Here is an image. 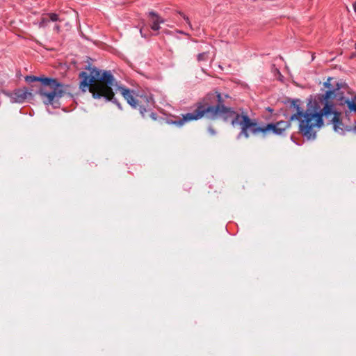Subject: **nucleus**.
Returning <instances> with one entry per match:
<instances>
[{
	"instance_id": "obj_1",
	"label": "nucleus",
	"mask_w": 356,
	"mask_h": 356,
	"mask_svg": "<svg viewBox=\"0 0 356 356\" xmlns=\"http://www.w3.org/2000/svg\"><path fill=\"white\" fill-rule=\"evenodd\" d=\"M218 104L210 106L208 103L198 102L196 108L192 113L182 115L178 120L172 121V124L177 127H182L186 123L197 120L203 117L210 120L222 118L226 122H230L234 127H239L243 131L245 123L244 119L248 118V113L242 111L241 113L234 111L232 108L223 105V99L220 92H216Z\"/></svg>"
},
{
	"instance_id": "obj_2",
	"label": "nucleus",
	"mask_w": 356,
	"mask_h": 356,
	"mask_svg": "<svg viewBox=\"0 0 356 356\" xmlns=\"http://www.w3.org/2000/svg\"><path fill=\"white\" fill-rule=\"evenodd\" d=\"M90 73L81 72L79 88L83 92L89 91L94 99L103 97L106 102H112L120 109L121 104L114 97L113 86L116 85V80L111 71L101 70L96 67L89 68Z\"/></svg>"
},
{
	"instance_id": "obj_3",
	"label": "nucleus",
	"mask_w": 356,
	"mask_h": 356,
	"mask_svg": "<svg viewBox=\"0 0 356 356\" xmlns=\"http://www.w3.org/2000/svg\"><path fill=\"white\" fill-rule=\"evenodd\" d=\"M298 102V99L291 102V106L296 112L290 117V121L298 120V132L307 139H314L316 132L323 125L322 115L309 109L304 111Z\"/></svg>"
},
{
	"instance_id": "obj_4",
	"label": "nucleus",
	"mask_w": 356,
	"mask_h": 356,
	"mask_svg": "<svg viewBox=\"0 0 356 356\" xmlns=\"http://www.w3.org/2000/svg\"><path fill=\"white\" fill-rule=\"evenodd\" d=\"M25 81L28 83L40 81L41 87L38 93L42 97L43 103L46 105L54 104L67 92L68 86L58 82L56 79L26 76Z\"/></svg>"
},
{
	"instance_id": "obj_5",
	"label": "nucleus",
	"mask_w": 356,
	"mask_h": 356,
	"mask_svg": "<svg viewBox=\"0 0 356 356\" xmlns=\"http://www.w3.org/2000/svg\"><path fill=\"white\" fill-rule=\"evenodd\" d=\"M245 127L243 131H240L238 138L243 136L245 138L250 137V134L257 135L262 134L263 136L267 135L269 132H273L277 135H281L283 132L291 127V122L279 121L276 123H270L264 127H259L255 119H251L250 117L244 119Z\"/></svg>"
},
{
	"instance_id": "obj_6",
	"label": "nucleus",
	"mask_w": 356,
	"mask_h": 356,
	"mask_svg": "<svg viewBox=\"0 0 356 356\" xmlns=\"http://www.w3.org/2000/svg\"><path fill=\"white\" fill-rule=\"evenodd\" d=\"M325 102V106L320 113H318L323 116L326 118L331 117L332 118L333 114L338 113L337 112L332 111V104L330 102V100L337 99L341 100V104H346L345 103V100L348 99H343L342 97V93L341 92L339 88L334 90H330L325 92V93L322 96Z\"/></svg>"
},
{
	"instance_id": "obj_7",
	"label": "nucleus",
	"mask_w": 356,
	"mask_h": 356,
	"mask_svg": "<svg viewBox=\"0 0 356 356\" xmlns=\"http://www.w3.org/2000/svg\"><path fill=\"white\" fill-rule=\"evenodd\" d=\"M10 98L13 102L23 103L28 99H32L33 94L31 91H29L24 88L16 90L13 93H12Z\"/></svg>"
},
{
	"instance_id": "obj_8",
	"label": "nucleus",
	"mask_w": 356,
	"mask_h": 356,
	"mask_svg": "<svg viewBox=\"0 0 356 356\" xmlns=\"http://www.w3.org/2000/svg\"><path fill=\"white\" fill-rule=\"evenodd\" d=\"M118 90L120 92L123 97L126 99L129 105L135 108H138V101L134 97V90H131L130 89L123 86H119Z\"/></svg>"
},
{
	"instance_id": "obj_9",
	"label": "nucleus",
	"mask_w": 356,
	"mask_h": 356,
	"mask_svg": "<svg viewBox=\"0 0 356 356\" xmlns=\"http://www.w3.org/2000/svg\"><path fill=\"white\" fill-rule=\"evenodd\" d=\"M148 17L150 22V27L153 31H159L160 29V24L164 23L162 19L156 12L150 11L148 13Z\"/></svg>"
},
{
	"instance_id": "obj_10",
	"label": "nucleus",
	"mask_w": 356,
	"mask_h": 356,
	"mask_svg": "<svg viewBox=\"0 0 356 356\" xmlns=\"http://www.w3.org/2000/svg\"><path fill=\"white\" fill-rule=\"evenodd\" d=\"M333 125H334V129L337 132H339V131H343V129L341 128L342 122L339 119V113H334L333 114V117L331 119Z\"/></svg>"
},
{
	"instance_id": "obj_11",
	"label": "nucleus",
	"mask_w": 356,
	"mask_h": 356,
	"mask_svg": "<svg viewBox=\"0 0 356 356\" xmlns=\"http://www.w3.org/2000/svg\"><path fill=\"white\" fill-rule=\"evenodd\" d=\"M349 111L356 113V95L351 99L345 100Z\"/></svg>"
},
{
	"instance_id": "obj_12",
	"label": "nucleus",
	"mask_w": 356,
	"mask_h": 356,
	"mask_svg": "<svg viewBox=\"0 0 356 356\" xmlns=\"http://www.w3.org/2000/svg\"><path fill=\"white\" fill-rule=\"evenodd\" d=\"M49 22V18L47 16V13L45 15H43L40 19V22H39V27L40 28L45 27L47 25Z\"/></svg>"
},
{
	"instance_id": "obj_13",
	"label": "nucleus",
	"mask_w": 356,
	"mask_h": 356,
	"mask_svg": "<svg viewBox=\"0 0 356 356\" xmlns=\"http://www.w3.org/2000/svg\"><path fill=\"white\" fill-rule=\"evenodd\" d=\"M47 16L49 18V22H61L62 19H60L58 15L56 13H47Z\"/></svg>"
},
{
	"instance_id": "obj_14",
	"label": "nucleus",
	"mask_w": 356,
	"mask_h": 356,
	"mask_svg": "<svg viewBox=\"0 0 356 356\" xmlns=\"http://www.w3.org/2000/svg\"><path fill=\"white\" fill-rule=\"evenodd\" d=\"M197 61L202 62V61H206L208 59V54L207 52H203L201 54H199L197 55Z\"/></svg>"
},
{
	"instance_id": "obj_15",
	"label": "nucleus",
	"mask_w": 356,
	"mask_h": 356,
	"mask_svg": "<svg viewBox=\"0 0 356 356\" xmlns=\"http://www.w3.org/2000/svg\"><path fill=\"white\" fill-rule=\"evenodd\" d=\"M179 14L184 19V20L188 24V25L190 26V28L192 29V25H191L189 18L184 13H183L181 12H179Z\"/></svg>"
},
{
	"instance_id": "obj_16",
	"label": "nucleus",
	"mask_w": 356,
	"mask_h": 356,
	"mask_svg": "<svg viewBox=\"0 0 356 356\" xmlns=\"http://www.w3.org/2000/svg\"><path fill=\"white\" fill-rule=\"evenodd\" d=\"M138 110L143 117L145 116V113L147 111L146 108L142 106H139Z\"/></svg>"
},
{
	"instance_id": "obj_17",
	"label": "nucleus",
	"mask_w": 356,
	"mask_h": 356,
	"mask_svg": "<svg viewBox=\"0 0 356 356\" xmlns=\"http://www.w3.org/2000/svg\"><path fill=\"white\" fill-rule=\"evenodd\" d=\"M208 131L209 132V134L212 136L215 135L216 134V131L214 130V129L211 127H209L208 128Z\"/></svg>"
},
{
	"instance_id": "obj_18",
	"label": "nucleus",
	"mask_w": 356,
	"mask_h": 356,
	"mask_svg": "<svg viewBox=\"0 0 356 356\" xmlns=\"http://www.w3.org/2000/svg\"><path fill=\"white\" fill-rule=\"evenodd\" d=\"M140 33L141 36L143 37V38H147L149 36V35L145 34V33H143V28H140Z\"/></svg>"
},
{
	"instance_id": "obj_19",
	"label": "nucleus",
	"mask_w": 356,
	"mask_h": 356,
	"mask_svg": "<svg viewBox=\"0 0 356 356\" xmlns=\"http://www.w3.org/2000/svg\"><path fill=\"white\" fill-rule=\"evenodd\" d=\"M60 29V26L59 25H56L54 26V30H56L57 32H59Z\"/></svg>"
},
{
	"instance_id": "obj_20",
	"label": "nucleus",
	"mask_w": 356,
	"mask_h": 356,
	"mask_svg": "<svg viewBox=\"0 0 356 356\" xmlns=\"http://www.w3.org/2000/svg\"><path fill=\"white\" fill-rule=\"evenodd\" d=\"M354 11L356 13V1L353 4Z\"/></svg>"
},
{
	"instance_id": "obj_21",
	"label": "nucleus",
	"mask_w": 356,
	"mask_h": 356,
	"mask_svg": "<svg viewBox=\"0 0 356 356\" xmlns=\"http://www.w3.org/2000/svg\"><path fill=\"white\" fill-rule=\"evenodd\" d=\"M151 117H152L154 120H156V114H155V113H151Z\"/></svg>"
},
{
	"instance_id": "obj_22",
	"label": "nucleus",
	"mask_w": 356,
	"mask_h": 356,
	"mask_svg": "<svg viewBox=\"0 0 356 356\" xmlns=\"http://www.w3.org/2000/svg\"><path fill=\"white\" fill-rule=\"evenodd\" d=\"M355 48H356V43H355Z\"/></svg>"
}]
</instances>
